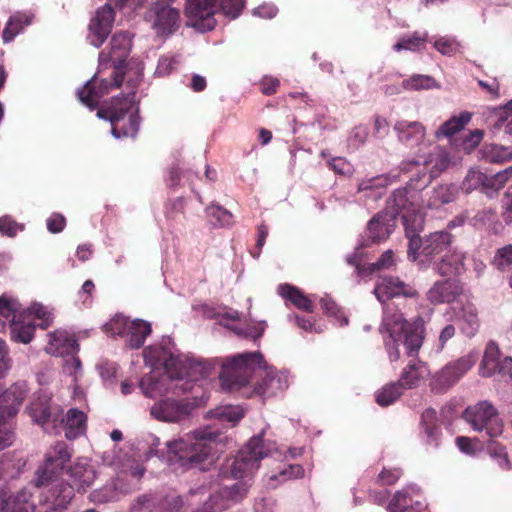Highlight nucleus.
<instances>
[{
  "label": "nucleus",
  "mask_w": 512,
  "mask_h": 512,
  "mask_svg": "<svg viewBox=\"0 0 512 512\" xmlns=\"http://www.w3.org/2000/svg\"><path fill=\"white\" fill-rule=\"evenodd\" d=\"M374 293L384 304L381 331L388 334L393 344V347L389 348L390 360H399L400 344L405 347L408 356H416L424 341V320L417 317L408 322L400 307L405 304L407 297L412 298L417 292L398 278L384 277L375 286Z\"/></svg>",
  "instance_id": "1"
},
{
  "label": "nucleus",
  "mask_w": 512,
  "mask_h": 512,
  "mask_svg": "<svg viewBox=\"0 0 512 512\" xmlns=\"http://www.w3.org/2000/svg\"><path fill=\"white\" fill-rule=\"evenodd\" d=\"M165 373L162 375L147 374L139 382L143 394L155 398L168 393L178 395L192 389V382L197 380L196 374L201 378L208 375L204 363H193L179 357L171 356L165 362Z\"/></svg>",
  "instance_id": "2"
},
{
  "label": "nucleus",
  "mask_w": 512,
  "mask_h": 512,
  "mask_svg": "<svg viewBox=\"0 0 512 512\" xmlns=\"http://www.w3.org/2000/svg\"><path fill=\"white\" fill-rule=\"evenodd\" d=\"M99 118L109 120L116 138H134L139 130L140 117L135 108V92L113 97L110 103L97 111Z\"/></svg>",
  "instance_id": "3"
},
{
  "label": "nucleus",
  "mask_w": 512,
  "mask_h": 512,
  "mask_svg": "<svg viewBox=\"0 0 512 512\" xmlns=\"http://www.w3.org/2000/svg\"><path fill=\"white\" fill-rule=\"evenodd\" d=\"M214 441L203 435H188L169 444L170 452L185 468L206 470L214 462Z\"/></svg>",
  "instance_id": "4"
},
{
  "label": "nucleus",
  "mask_w": 512,
  "mask_h": 512,
  "mask_svg": "<svg viewBox=\"0 0 512 512\" xmlns=\"http://www.w3.org/2000/svg\"><path fill=\"white\" fill-rule=\"evenodd\" d=\"M420 193L412 188L395 190L387 199L385 212L396 220L401 216L405 227V233L422 230L424 219L420 213Z\"/></svg>",
  "instance_id": "5"
},
{
  "label": "nucleus",
  "mask_w": 512,
  "mask_h": 512,
  "mask_svg": "<svg viewBox=\"0 0 512 512\" xmlns=\"http://www.w3.org/2000/svg\"><path fill=\"white\" fill-rule=\"evenodd\" d=\"M263 364V355L258 352H245L225 359L219 378L223 389L232 392L246 386L254 371Z\"/></svg>",
  "instance_id": "6"
},
{
  "label": "nucleus",
  "mask_w": 512,
  "mask_h": 512,
  "mask_svg": "<svg viewBox=\"0 0 512 512\" xmlns=\"http://www.w3.org/2000/svg\"><path fill=\"white\" fill-rule=\"evenodd\" d=\"M419 231L406 233L408 242V257L413 261L420 259L423 264L433 263L438 257L443 255L451 248L453 236L447 231H436L425 236L419 237Z\"/></svg>",
  "instance_id": "7"
},
{
  "label": "nucleus",
  "mask_w": 512,
  "mask_h": 512,
  "mask_svg": "<svg viewBox=\"0 0 512 512\" xmlns=\"http://www.w3.org/2000/svg\"><path fill=\"white\" fill-rule=\"evenodd\" d=\"M269 454L262 436H254L238 452L231 463L221 469L223 477L243 479L249 477L260 466V460Z\"/></svg>",
  "instance_id": "8"
},
{
  "label": "nucleus",
  "mask_w": 512,
  "mask_h": 512,
  "mask_svg": "<svg viewBox=\"0 0 512 512\" xmlns=\"http://www.w3.org/2000/svg\"><path fill=\"white\" fill-rule=\"evenodd\" d=\"M110 78H99L103 67H99L98 73L77 91L78 99L91 110L97 108L100 99L108 94L111 89L119 88L124 80V69L112 66Z\"/></svg>",
  "instance_id": "9"
},
{
  "label": "nucleus",
  "mask_w": 512,
  "mask_h": 512,
  "mask_svg": "<svg viewBox=\"0 0 512 512\" xmlns=\"http://www.w3.org/2000/svg\"><path fill=\"white\" fill-rule=\"evenodd\" d=\"M463 418L471 425L473 430L481 433L485 432L490 438L497 437L503 432V422L496 408L487 401L466 408Z\"/></svg>",
  "instance_id": "10"
},
{
  "label": "nucleus",
  "mask_w": 512,
  "mask_h": 512,
  "mask_svg": "<svg viewBox=\"0 0 512 512\" xmlns=\"http://www.w3.org/2000/svg\"><path fill=\"white\" fill-rule=\"evenodd\" d=\"M70 458L71 454L66 443L58 442L52 446L45 455L43 465L36 471V485L46 486L53 482Z\"/></svg>",
  "instance_id": "11"
},
{
  "label": "nucleus",
  "mask_w": 512,
  "mask_h": 512,
  "mask_svg": "<svg viewBox=\"0 0 512 512\" xmlns=\"http://www.w3.org/2000/svg\"><path fill=\"white\" fill-rule=\"evenodd\" d=\"M196 404L189 398L166 397L153 404L151 415L162 422L178 423L187 419Z\"/></svg>",
  "instance_id": "12"
},
{
  "label": "nucleus",
  "mask_w": 512,
  "mask_h": 512,
  "mask_svg": "<svg viewBox=\"0 0 512 512\" xmlns=\"http://www.w3.org/2000/svg\"><path fill=\"white\" fill-rule=\"evenodd\" d=\"M26 410L32 420L46 430L52 429L57 433L58 426L64 423L63 410L59 405L52 404L48 396L34 399Z\"/></svg>",
  "instance_id": "13"
},
{
  "label": "nucleus",
  "mask_w": 512,
  "mask_h": 512,
  "mask_svg": "<svg viewBox=\"0 0 512 512\" xmlns=\"http://www.w3.org/2000/svg\"><path fill=\"white\" fill-rule=\"evenodd\" d=\"M217 0H186L185 14L190 26L206 32L215 28Z\"/></svg>",
  "instance_id": "14"
},
{
  "label": "nucleus",
  "mask_w": 512,
  "mask_h": 512,
  "mask_svg": "<svg viewBox=\"0 0 512 512\" xmlns=\"http://www.w3.org/2000/svg\"><path fill=\"white\" fill-rule=\"evenodd\" d=\"M132 47V35L127 31L113 34L109 47L99 53V67L107 68L108 64L124 69Z\"/></svg>",
  "instance_id": "15"
},
{
  "label": "nucleus",
  "mask_w": 512,
  "mask_h": 512,
  "mask_svg": "<svg viewBox=\"0 0 512 512\" xmlns=\"http://www.w3.org/2000/svg\"><path fill=\"white\" fill-rule=\"evenodd\" d=\"M475 364L473 356L467 355L443 367L432 379V389L437 392L446 391L454 385Z\"/></svg>",
  "instance_id": "16"
},
{
  "label": "nucleus",
  "mask_w": 512,
  "mask_h": 512,
  "mask_svg": "<svg viewBox=\"0 0 512 512\" xmlns=\"http://www.w3.org/2000/svg\"><path fill=\"white\" fill-rule=\"evenodd\" d=\"M115 20V11L105 4L98 8L88 25L87 40L96 48L102 46L110 34Z\"/></svg>",
  "instance_id": "17"
},
{
  "label": "nucleus",
  "mask_w": 512,
  "mask_h": 512,
  "mask_svg": "<svg viewBox=\"0 0 512 512\" xmlns=\"http://www.w3.org/2000/svg\"><path fill=\"white\" fill-rule=\"evenodd\" d=\"M28 391L27 382L23 380L5 389L0 395V418L14 417L19 412Z\"/></svg>",
  "instance_id": "18"
},
{
  "label": "nucleus",
  "mask_w": 512,
  "mask_h": 512,
  "mask_svg": "<svg viewBox=\"0 0 512 512\" xmlns=\"http://www.w3.org/2000/svg\"><path fill=\"white\" fill-rule=\"evenodd\" d=\"M251 484L249 480H241L231 486H224L211 497L214 512L229 509L232 505L246 498Z\"/></svg>",
  "instance_id": "19"
},
{
  "label": "nucleus",
  "mask_w": 512,
  "mask_h": 512,
  "mask_svg": "<svg viewBox=\"0 0 512 512\" xmlns=\"http://www.w3.org/2000/svg\"><path fill=\"white\" fill-rule=\"evenodd\" d=\"M137 503L146 512H178L183 505L182 498L176 495L143 494Z\"/></svg>",
  "instance_id": "20"
},
{
  "label": "nucleus",
  "mask_w": 512,
  "mask_h": 512,
  "mask_svg": "<svg viewBox=\"0 0 512 512\" xmlns=\"http://www.w3.org/2000/svg\"><path fill=\"white\" fill-rule=\"evenodd\" d=\"M463 292L462 284L455 279L437 281L428 291L427 298L433 304L452 303Z\"/></svg>",
  "instance_id": "21"
},
{
  "label": "nucleus",
  "mask_w": 512,
  "mask_h": 512,
  "mask_svg": "<svg viewBox=\"0 0 512 512\" xmlns=\"http://www.w3.org/2000/svg\"><path fill=\"white\" fill-rule=\"evenodd\" d=\"M395 227V220L385 211L377 213L367 225L366 241L376 243L386 240Z\"/></svg>",
  "instance_id": "22"
},
{
  "label": "nucleus",
  "mask_w": 512,
  "mask_h": 512,
  "mask_svg": "<svg viewBox=\"0 0 512 512\" xmlns=\"http://www.w3.org/2000/svg\"><path fill=\"white\" fill-rule=\"evenodd\" d=\"M31 497L32 495L27 489H22L15 495L1 489L0 512H30L34 509Z\"/></svg>",
  "instance_id": "23"
},
{
  "label": "nucleus",
  "mask_w": 512,
  "mask_h": 512,
  "mask_svg": "<svg viewBox=\"0 0 512 512\" xmlns=\"http://www.w3.org/2000/svg\"><path fill=\"white\" fill-rule=\"evenodd\" d=\"M464 260V253L449 248L437 260H434L433 269L441 276L459 275L464 270Z\"/></svg>",
  "instance_id": "24"
},
{
  "label": "nucleus",
  "mask_w": 512,
  "mask_h": 512,
  "mask_svg": "<svg viewBox=\"0 0 512 512\" xmlns=\"http://www.w3.org/2000/svg\"><path fill=\"white\" fill-rule=\"evenodd\" d=\"M36 326L33 313L22 311L18 318L10 324L11 339L18 343L28 344L34 337Z\"/></svg>",
  "instance_id": "25"
},
{
  "label": "nucleus",
  "mask_w": 512,
  "mask_h": 512,
  "mask_svg": "<svg viewBox=\"0 0 512 512\" xmlns=\"http://www.w3.org/2000/svg\"><path fill=\"white\" fill-rule=\"evenodd\" d=\"M394 130L399 141L411 148L418 146L425 138V128L418 121H397Z\"/></svg>",
  "instance_id": "26"
},
{
  "label": "nucleus",
  "mask_w": 512,
  "mask_h": 512,
  "mask_svg": "<svg viewBox=\"0 0 512 512\" xmlns=\"http://www.w3.org/2000/svg\"><path fill=\"white\" fill-rule=\"evenodd\" d=\"M428 375L429 369L426 363L418 358H413L403 368L398 382L405 389H412L417 387Z\"/></svg>",
  "instance_id": "27"
},
{
  "label": "nucleus",
  "mask_w": 512,
  "mask_h": 512,
  "mask_svg": "<svg viewBox=\"0 0 512 512\" xmlns=\"http://www.w3.org/2000/svg\"><path fill=\"white\" fill-rule=\"evenodd\" d=\"M68 475L74 488L78 492H84L93 484L96 471L89 463L78 461L69 468Z\"/></svg>",
  "instance_id": "28"
},
{
  "label": "nucleus",
  "mask_w": 512,
  "mask_h": 512,
  "mask_svg": "<svg viewBox=\"0 0 512 512\" xmlns=\"http://www.w3.org/2000/svg\"><path fill=\"white\" fill-rule=\"evenodd\" d=\"M86 421L87 417L83 411L72 408L68 410L64 423L58 428H63L66 438L73 440L85 433Z\"/></svg>",
  "instance_id": "29"
},
{
  "label": "nucleus",
  "mask_w": 512,
  "mask_h": 512,
  "mask_svg": "<svg viewBox=\"0 0 512 512\" xmlns=\"http://www.w3.org/2000/svg\"><path fill=\"white\" fill-rule=\"evenodd\" d=\"M451 163L449 152L443 147L436 146L424 159L423 165L429 171V178L434 179L445 171Z\"/></svg>",
  "instance_id": "30"
},
{
  "label": "nucleus",
  "mask_w": 512,
  "mask_h": 512,
  "mask_svg": "<svg viewBox=\"0 0 512 512\" xmlns=\"http://www.w3.org/2000/svg\"><path fill=\"white\" fill-rule=\"evenodd\" d=\"M501 352L498 345L491 341L487 344L480 364V373L484 377H491L500 373L502 368Z\"/></svg>",
  "instance_id": "31"
},
{
  "label": "nucleus",
  "mask_w": 512,
  "mask_h": 512,
  "mask_svg": "<svg viewBox=\"0 0 512 512\" xmlns=\"http://www.w3.org/2000/svg\"><path fill=\"white\" fill-rule=\"evenodd\" d=\"M155 14L154 26L162 34L171 33L178 25L179 11L169 5L155 7Z\"/></svg>",
  "instance_id": "32"
},
{
  "label": "nucleus",
  "mask_w": 512,
  "mask_h": 512,
  "mask_svg": "<svg viewBox=\"0 0 512 512\" xmlns=\"http://www.w3.org/2000/svg\"><path fill=\"white\" fill-rule=\"evenodd\" d=\"M288 387L287 380L277 374H266L254 387V393L264 397L275 396Z\"/></svg>",
  "instance_id": "33"
},
{
  "label": "nucleus",
  "mask_w": 512,
  "mask_h": 512,
  "mask_svg": "<svg viewBox=\"0 0 512 512\" xmlns=\"http://www.w3.org/2000/svg\"><path fill=\"white\" fill-rule=\"evenodd\" d=\"M279 294L291 302L295 307L305 312H313V303L299 288L290 284H281L278 288Z\"/></svg>",
  "instance_id": "34"
},
{
  "label": "nucleus",
  "mask_w": 512,
  "mask_h": 512,
  "mask_svg": "<svg viewBox=\"0 0 512 512\" xmlns=\"http://www.w3.org/2000/svg\"><path fill=\"white\" fill-rule=\"evenodd\" d=\"M152 332L150 323L136 319L130 322L128 326V345L132 349L142 347L148 335Z\"/></svg>",
  "instance_id": "35"
},
{
  "label": "nucleus",
  "mask_w": 512,
  "mask_h": 512,
  "mask_svg": "<svg viewBox=\"0 0 512 512\" xmlns=\"http://www.w3.org/2000/svg\"><path fill=\"white\" fill-rule=\"evenodd\" d=\"M471 113L464 111L445 121L435 132L436 138L451 137L461 131L471 120Z\"/></svg>",
  "instance_id": "36"
},
{
  "label": "nucleus",
  "mask_w": 512,
  "mask_h": 512,
  "mask_svg": "<svg viewBox=\"0 0 512 512\" xmlns=\"http://www.w3.org/2000/svg\"><path fill=\"white\" fill-rule=\"evenodd\" d=\"M76 489L69 482H59L54 485L51 489L53 500V508L55 510H63L65 509L71 500L74 498V491Z\"/></svg>",
  "instance_id": "37"
},
{
  "label": "nucleus",
  "mask_w": 512,
  "mask_h": 512,
  "mask_svg": "<svg viewBox=\"0 0 512 512\" xmlns=\"http://www.w3.org/2000/svg\"><path fill=\"white\" fill-rule=\"evenodd\" d=\"M491 178L486 174L482 173L480 170L471 169L468 171L466 177L464 178L461 188L466 193H470L473 190L482 188L487 191L491 189Z\"/></svg>",
  "instance_id": "38"
},
{
  "label": "nucleus",
  "mask_w": 512,
  "mask_h": 512,
  "mask_svg": "<svg viewBox=\"0 0 512 512\" xmlns=\"http://www.w3.org/2000/svg\"><path fill=\"white\" fill-rule=\"evenodd\" d=\"M405 388L397 381L386 384L375 394L378 405L387 407L393 404L402 394Z\"/></svg>",
  "instance_id": "39"
},
{
  "label": "nucleus",
  "mask_w": 512,
  "mask_h": 512,
  "mask_svg": "<svg viewBox=\"0 0 512 512\" xmlns=\"http://www.w3.org/2000/svg\"><path fill=\"white\" fill-rule=\"evenodd\" d=\"M482 157L490 163L502 164L512 160V150L497 144H486L481 149Z\"/></svg>",
  "instance_id": "40"
},
{
  "label": "nucleus",
  "mask_w": 512,
  "mask_h": 512,
  "mask_svg": "<svg viewBox=\"0 0 512 512\" xmlns=\"http://www.w3.org/2000/svg\"><path fill=\"white\" fill-rule=\"evenodd\" d=\"M25 462L18 457L16 452L4 453L0 456V480L6 477H14Z\"/></svg>",
  "instance_id": "41"
},
{
  "label": "nucleus",
  "mask_w": 512,
  "mask_h": 512,
  "mask_svg": "<svg viewBox=\"0 0 512 512\" xmlns=\"http://www.w3.org/2000/svg\"><path fill=\"white\" fill-rule=\"evenodd\" d=\"M427 41V34L415 31L411 35L403 36L397 43L393 45V49L397 52L405 49L410 51H416L420 49Z\"/></svg>",
  "instance_id": "42"
},
{
  "label": "nucleus",
  "mask_w": 512,
  "mask_h": 512,
  "mask_svg": "<svg viewBox=\"0 0 512 512\" xmlns=\"http://www.w3.org/2000/svg\"><path fill=\"white\" fill-rule=\"evenodd\" d=\"M22 311H25V309L22 308L17 299L6 295L0 296V316L9 320L10 324L18 318Z\"/></svg>",
  "instance_id": "43"
},
{
  "label": "nucleus",
  "mask_w": 512,
  "mask_h": 512,
  "mask_svg": "<svg viewBox=\"0 0 512 512\" xmlns=\"http://www.w3.org/2000/svg\"><path fill=\"white\" fill-rule=\"evenodd\" d=\"M494 116L497 119L494 126L496 128H502L504 126L505 132L512 135V100L504 107L497 108L494 112Z\"/></svg>",
  "instance_id": "44"
},
{
  "label": "nucleus",
  "mask_w": 512,
  "mask_h": 512,
  "mask_svg": "<svg viewBox=\"0 0 512 512\" xmlns=\"http://www.w3.org/2000/svg\"><path fill=\"white\" fill-rule=\"evenodd\" d=\"M457 187L453 184L440 185L433 191V203L437 206L453 202L456 199Z\"/></svg>",
  "instance_id": "45"
},
{
  "label": "nucleus",
  "mask_w": 512,
  "mask_h": 512,
  "mask_svg": "<svg viewBox=\"0 0 512 512\" xmlns=\"http://www.w3.org/2000/svg\"><path fill=\"white\" fill-rule=\"evenodd\" d=\"M492 265L500 271H506L512 266V244L505 245L495 251Z\"/></svg>",
  "instance_id": "46"
},
{
  "label": "nucleus",
  "mask_w": 512,
  "mask_h": 512,
  "mask_svg": "<svg viewBox=\"0 0 512 512\" xmlns=\"http://www.w3.org/2000/svg\"><path fill=\"white\" fill-rule=\"evenodd\" d=\"M129 324L130 322L126 317L116 315L103 326V330L105 333L112 336H123L125 334L127 335Z\"/></svg>",
  "instance_id": "47"
},
{
  "label": "nucleus",
  "mask_w": 512,
  "mask_h": 512,
  "mask_svg": "<svg viewBox=\"0 0 512 512\" xmlns=\"http://www.w3.org/2000/svg\"><path fill=\"white\" fill-rule=\"evenodd\" d=\"M217 6L218 12L220 11L229 19H235L244 7V0H217Z\"/></svg>",
  "instance_id": "48"
},
{
  "label": "nucleus",
  "mask_w": 512,
  "mask_h": 512,
  "mask_svg": "<svg viewBox=\"0 0 512 512\" xmlns=\"http://www.w3.org/2000/svg\"><path fill=\"white\" fill-rule=\"evenodd\" d=\"M411 498L405 491H397L388 504L389 512H410Z\"/></svg>",
  "instance_id": "49"
},
{
  "label": "nucleus",
  "mask_w": 512,
  "mask_h": 512,
  "mask_svg": "<svg viewBox=\"0 0 512 512\" xmlns=\"http://www.w3.org/2000/svg\"><path fill=\"white\" fill-rule=\"evenodd\" d=\"M304 470L301 465L293 464V465H283V467L279 468L277 474H272L270 476V481H286L289 479H296L302 477Z\"/></svg>",
  "instance_id": "50"
},
{
  "label": "nucleus",
  "mask_w": 512,
  "mask_h": 512,
  "mask_svg": "<svg viewBox=\"0 0 512 512\" xmlns=\"http://www.w3.org/2000/svg\"><path fill=\"white\" fill-rule=\"evenodd\" d=\"M421 425L428 437H435L438 431L437 412L433 408H427L421 415Z\"/></svg>",
  "instance_id": "51"
},
{
  "label": "nucleus",
  "mask_w": 512,
  "mask_h": 512,
  "mask_svg": "<svg viewBox=\"0 0 512 512\" xmlns=\"http://www.w3.org/2000/svg\"><path fill=\"white\" fill-rule=\"evenodd\" d=\"M320 305L323 311L329 316L335 317L341 326L347 325L349 320L342 312L341 308L330 298H322Z\"/></svg>",
  "instance_id": "52"
},
{
  "label": "nucleus",
  "mask_w": 512,
  "mask_h": 512,
  "mask_svg": "<svg viewBox=\"0 0 512 512\" xmlns=\"http://www.w3.org/2000/svg\"><path fill=\"white\" fill-rule=\"evenodd\" d=\"M462 320L466 324V326L462 327L464 333L468 336L474 335L479 328V319L476 309L473 307L465 309L462 315Z\"/></svg>",
  "instance_id": "53"
},
{
  "label": "nucleus",
  "mask_w": 512,
  "mask_h": 512,
  "mask_svg": "<svg viewBox=\"0 0 512 512\" xmlns=\"http://www.w3.org/2000/svg\"><path fill=\"white\" fill-rule=\"evenodd\" d=\"M387 186V179L383 176L372 177L362 180L358 185V192L375 191L377 196L381 193L379 190Z\"/></svg>",
  "instance_id": "54"
},
{
  "label": "nucleus",
  "mask_w": 512,
  "mask_h": 512,
  "mask_svg": "<svg viewBox=\"0 0 512 512\" xmlns=\"http://www.w3.org/2000/svg\"><path fill=\"white\" fill-rule=\"evenodd\" d=\"M433 84L434 79L427 75H413L403 82L404 87L411 90L429 89Z\"/></svg>",
  "instance_id": "55"
},
{
  "label": "nucleus",
  "mask_w": 512,
  "mask_h": 512,
  "mask_svg": "<svg viewBox=\"0 0 512 512\" xmlns=\"http://www.w3.org/2000/svg\"><path fill=\"white\" fill-rule=\"evenodd\" d=\"M12 358L7 343L0 338V379H3L12 368Z\"/></svg>",
  "instance_id": "56"
},
{
  "label": "nucleus",
  "mask_w": 512,
  "mask_h": 512,
  "mask_svg": "<svg viewBox=\"0 0 512 512\" xmlns=\"http://www.w3.org/2000/svg\"><path fill=\"white\" fill-rule=\"evenodd\" d=\"M395 265V255L392 250L385 251L380 258L371 263L368 267L370 273H374L378 270L389 269L390 267Z\"/></svg>",
  "instance_id": "57"
},
{
  "label": "nucleus",
  "mask_w": 512,
  "mask_h": 512,
  "mask_svg": "<svg viewBox=\"0 0 512 512\" xmlns=\"http://www.w3.org/2000/svg\"><path fill=\"white\" fill-rule=\"evenodd\" d=\"M483 131L475 129L470 131L468 134L462 137V143L460 144L465 152H471L475 149L483 139Z\"/></svg>",
  "instance_id": "58"
},
{
  "label": "nucleus",
  "mask_w": 512,
  "mask_h": 512,
  "mask_svg": "<svg viewBox=\"0 0 512 512\" xmlns=\"http://www.w3.org/2000/svg\"><path fill=\"white\" fill-rule=\"evenodd\" d=\"M178 61L173 56H162L156 68L155 73L158 76L164 77L172 73L177 67Z\"/></svg>",
  "instance_id": "59"
},
{
  "label": "nucleus",
  "mask_w": 512,
  "mask_h": 512,
  "mask_svg": "<svg viewBox=\"0 0 512 512\" xmlns=\"http://www.w3.org/2000/svg\"><path fill=\"white\" fill-rule=\"evenodd\" d=\"M491 190L498 191L505 186V184L512 179V165L503 171L491 176Z\"/></svg>",
  "instance_id": "60"
},
{
  "label": "nucleus",
  "mask_w": 512,
  "mask_h": 512,
  "mask_svg": "<svg viewBox=\"0 0 512 512\" xmlns=\"http://www.w3.org/2000/svg\"><path fill=\"white\" fill-rule=\"evenodd\" d=\"M26 311H30L33 313L34 321L36 319L41 320L38 326L42 329H46L50 326L52 322L51 313H49L43 306L37 305L32 308L27 309Z\"/></svg>",
  "instance_id": "61"
},
{
  "label": "nucleus",
  "mask_w": 512,
  "mask_h": 512,
  "mask_svg": "<svg viewBox=\"0 0 512 512\" xmlns=\"http://www.w3.org/2000/svg\"><path fill=\"white\" fill-rule=\"evenodd\" d=\"M328 167L335 173L347 175L352 172L351 164L343 157H334L328 161Z\"/></svg>",
  "instance_id": "62"
},
{
  "label": "nucleus",
  "mask_w": 512,
  "mask_h": 512,
  "mask_svg": "<svg viewBox=\"0 0 512 512\" xmlns=\"http://www.w3.org/2000/svg\"><path fill=\"white\" fill-rule=\"evenodd\" d=\"M434 47L443 55H452L458 50V43L449 38H440L434 42Z\"/></svg>",
  "instance_id": "63"
},
{
  "label": "nucleus",
  "mask_w": 512,
  "mask_h": 512,
  "mask_svg": "<svg viewBox=\"0 0 512 512\" xmlns=\"http://www.w3.org/2000/svg\"><path fill=\"white\" fill-rule=\"evenodd\" d=\"M47 229L51 233H59L63 231L66 225V219L65 217L60 213H53L51 216L47 219Z\"/></svg>",
  "instance_id": "64"
}]
</instances>
